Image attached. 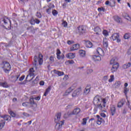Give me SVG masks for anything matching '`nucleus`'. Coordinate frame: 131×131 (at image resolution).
I'll list each match as a JSON object with an SVG mask.
<instances>
[{"label": "nucleus", "mask_w": 131, "mask_h": 131, "mask_svg": "<svg viewBox=\"0 0 131 131\" xmlns=\"http://www.w3.org/2000/svg\"><path fill=\"white\" fill-rule=\"evenodd\" d=\"M93 103L94 105L98 106L97 109L100 111H104L105 107H106V103H107V99L106 98L102 99L100 96H96L94 97Z\"/></svg>", "instance_id": "1"}, {"label": "nucleus", "mask_w": 131, "mask_h": 131, "mask_svg": "<svg viewBox=\"0 0 131 131\" xmlns=\"http://www.w3.org/2000/svg\"><path fill=\"white\" fill-rule=\"evenodd\" d=\"M60 119L61 113H58L55 118V122L56 123V125H55V129H56V130H60V128H62V125L64 124V121H60Z\"/></svg>", "instance_id": "2"}, {"label": "nucleus", "mask_w": 131, "mask_h": 131, "mask_svg": "<svg viewBox=\"0 0 131 131\" xmlns=\"http://www.w3.org/2000/svg\"><path fill=\"white\" fill-rule=\"evenodd\" d=\"M111 65L113 64V67L111 70L112 73H114V72H116L117 71V69H118L119 67V64L117 62V58L114 57L111 60L110 62Z\"/></svg>", "instance_id": "3"}, {"label": "nucleus", "mask_w": 131, "mask_h": 131, "mask_svg": "<svg viewBox=\"0 0 131 131\" xmlns=\"http://www.w3.org/2000/svg\"><path fill=\"white\" fill-rule=\"evenodd\" d=\"M43 56L41 55V54H39L38 57L37 56H35L34 57V65L35 66H37V65H41L42 62H43V60L42 59Z\"/></svg>", "instance_id": "4"}, {"label": "nucleus", "mask_w": 131, "mask_h": 131, "mask_svg": "<svg viewBox=\"0 0 131 131\" xmlns=\"http://www.w3.org/2000/svg\"><path fill=\"white\" fill-rule=\"evenodd\" d=\"M1 66L5 73H8V72L11 71V64L7 61H3Z\"/></svg>", "instance_id": "5"}, {"label": "nucleus", "mask_w": 131, "mask_h": 131, "mask_svg": "<svg viewBox=\"0 0 131 131\" xmlns=\"http://www.w3.org/2000/svg\"><path fill=\"white\" fill-rule=\"evenodd\" d=\"M110 39L113 41L116 40L117 42H120V41H121L120 38H119V34L117 33L113 34L110 37Z\"/></svg>", "instance_id": "6"}, {"label": "nucleus", "mask_w": 131, "mask_h": 131, "mask_svg": "<svg viewBox=\"0 0 131 131\" xmlns=\"http://www.w3.org/2000/svg\"><path fill=\"white\" fill-rule=\"evenodd\" d=\"M80 112H81L80 108L76 107L71 113H68V116H71V115H77L78 114H79Z\"/></svg>", "instance_id": "7"}, {"label": "nucleus", "mask_w": 131, "mask_h": 131, "mask_svg": "<svg viewBox=\"0 0 131 131\" xmlns=\"http://www.w3.org/2000/svg\"><path fill=\"white\" fill-rule=\"evenodd\" d=\"M85 27L83 26H80L78 28V33H79V34H83V33H85Z\"/></svg>", "instance_id": "8"}, {"label": "nucleus", "mask_w": 131, "mask_h": 131, "mask_svg": "<svg viewBox=\"0 0 131 131\" xmlns=\"http://www.w3.org/2000/svg\"><path fill=\"white\" fill-rule=\"evenodd\" d=\"M111 115L112 116H114L116 113V107L114 105H112L110 106Z\"/></svg>", "instance_id": "9"}, {"label": "nucleus", "mask_w": 131, "mask_h": 131, "mask_svg": "<svg viewBox=\"0 0 131 131\" xmlns=\"http://www.w3.org/2000/svg\"><path fill=\"white\" fill-rule=\"evenodd\" d=\"M34 78V73H30L29 75L27 76L26 78V80L27 81H31L32 79Z\"/></svg>", "instance_id": "10"}, {"label": "nucleus", "mask_w": 131, "mask_h": 131, "mask_svg": "<svg viewBox=\"0 0 131 131\" xmlns=\"http://www.w3.org/2000/svg\"><path fill=\"white\" fill-rule=\"evenodd\" d=\"M81 93V88H79L74 91L72 94V97H77L79 94Z\"/></svg>", "instance_id": "11"}, {"label": "nucleus", "mask_w": 131, "mask_h": 131, "mask_svg": "<svg viewBox=\"0 0 131 131\" xmlns=\"http://www.w3.org/2000/svg\"><path fill=\"white\" fill-rule=\"evenodd\" d=\"M97 53H98V55L100 56H102V57L104 56L105 53L104 52V50L100 48H97L96 50Z\"/></svg>", "instance_id": "12"}, {"label": "nucleus", "mask_w": 131, "mask_h": 131, "mask_svg": "<svg viewBox=\"0 0 131 131\" xmlns=\"http://www.w3.org/2000/svg\"><path fill=\"white\" fill-rule=\"evenodd\" d=\"M19 77H20V74H17L15 76H11V81H12V82H16L17 80H18V78H19Z\"/></svg>", "instance_id": "13"}, {"label": "nucleus", "mask_w": 131, "mask_h": 131, "mask_svg": "<svg viewBox=\"0 0 131 131\" xmlns=\"http://www.w3.org/2000/svg\"><path fill=\"white\" fill-rule=\"evenodd\" d=\"M0 117H1V118H3L4 119V120H6L7 121H10V120H11V116L8 115H5L3 116L0 115Z\"/></svg>", "instance_id": "14"}, {"label": "nucleus", "mask_w": 131, "mask_h": 131, "mask_svg": "<svg viewBox=\"0 0 131 131\" xmlns=\"http://www.w3.org/2000/svg\"><path fill=\"white\" fill-rule=\"evenodd\" d=\"M85 45L86 48H89L90 49L93 48V43L89 40L85 41Z\"/></svg>", "instance_id": "15"}, {"label": "nucleus", "mask_w": 131, "mask_h": 131, "mask_svg": "<svg viewBox=\"0 0 131 131\" xmlns=\"http://www.w3.org/2000/svg\"><path fill=\"white\" fill-rule=\"evenodd\" d=\"M78 49H79V45L77 43L71 47L70 51H76L78 50Z\"/></svg>", "instance_id": "16"}, {"label": "nucleus", "mask_w": 131, "mask_h": 131, "mask_svg": "<svg viewBox=\"0 0 131 131\" xmlns=\"http://www.w3.org/2000/svg\"><path fill=\"white\" fill-rule=\"evenodd\" d=\"M68 59H74L75 58V53H68L66 55Z\"/></svg>", "instance_id": "17"}, {"label": "nucleus", "mask_w": 131, "mask_h": 131, "mask_svg": "<svg viewBox=\"0 0 131 131\" xmlns=\"http://www.w3.org/2000/svg\"><path fill=\"white\" fill-rule=\"evenodd\" d=\"M124 104H125V101H124L123 100H121L118 103L117 107L122 108Z\"/></svg>", "instance_id": "18"}, {"label": "nucleus", "mask_w": 131, "mask_h": 131, "mask_svg": "<svg viewBox=\"0 0 131 131\" xmlns=\"http://www.w3.org/2000/svg\"><path fill=\"white\" fill-rule=\"evenodd\" d=\"M94 31L95 32V34H97V35H100V33H101V28L99 27H96L94 28Z\"/></svg>", "instance_id": "19"}, {"label": "nucleus", "mask_w": 131, "mask_h": 131, "mask_svg": "<svg viewBox=\"0 0 131 131\" xmlns=\"http://www.w3.org/2000/svg\"><path fill=\"white\" fill-rule=\"evenodd\" d=\"M92 59L95 62H97L98 61H101V57L97 55H93L92 56Z\"/></svg>", "instance_id": "20"}, {"label": "nucleus", "mask_w": 131, "mask_h": 131, "mask_svg": "<svg viewBox=\"0 0 131 131\" xmlns=\"http://www.w3.org/2000/svg\"><path fill=\"white\" fill-rule=\"evenodd\" d=\"M103 45L104 49H107L108 48V41L107 40V38H105L103 39Z\"/></svg>", "instance_id": "21"}, {"label": "nucleus", "mask_w": 131, "mask_h": 131, "mask_svg": "<svg viewBox=\"0 0 131 131\" xmlns=\"http://www.w3.org/2000/svg\"><path fill=\"white\" fill-rule=\"evenodd\" d=\"M72 91H73V89H72V88H70L66 91V93L63 94V96H68L69 94L72 92Z\"/></svg>", "instance_id": "22"}, {"label": "nucleus", "mask_w": 131, "mask_h": 131, "mask_svg": "<svg viewBox=\"0 0 131 131\" xmlns=\"http://www.w3.org/2000/svg\"><path fill=\"white\" fill-rule=\"evenodd\" d=\"M53 72L55 74H57V75H58V76H61V75H64V72H60L59 71L54 70Z\"/></svg>", "instance_id": "23"}, {"label": "nucleus", "mask_w": 131, "mask_h": 131, "mask_svg": "<svg viewBox=\"0 0 131 131\" xmlns=\"http://www.w3.org/2000/svg\"><path fill=\"white\" fill-rule=\"evenodd\" d=\"M114 19L115 21H116V22H117V23H120V22H121V18L117 15H115V16H114Z\"/></svg>", "instance_id": "24"}, {"label": "nucleus", "mask_w": 131, "mask_h": 131, "mask_svg": "<svg viewBox=\"0 0 131 131\" xmlns=\"http://www.w3.org/2000/svg\"><path fill=\"white\" fill-rule=\"evenodd\" d=\"M90 92H91V88H88L86 87L83 91V95H89L90 94Z\"/></svg>", "instance_id": "25"}, {"label": "nucleus", "mask_w": 131, "mask_h": 131, "mask_svg": "<svg viewBox=\"0 0 131 131\" xmlns=\"http://www.w3.org/2000/svg\"><path fill=\"white\" fill-rule=\"evenodd\" d=\"M34 98H32L30 99V106H31V107H32V106H33V105H35V106H36V103H34Z\"/></svg>", "instance_id": "26"}, {"label": "nucleus", "mask_w": 131, "mask_h": 131, "mask_svg": "<svg viewBox=\"0 0 131 131\" xmlns=\"http://www.w3.org/2000/svg\"><path fill=\"white\" fill-rule=\"evenodd\" d=\"M51 89H52V88L51 86L48 87V89H46L43 96H45V97H47V96L49 95V93H50Z\"/></svg>", "instance_id": "27"}, {"label": "nucleus", "mask_w": 131, "mask_h": 131, "mask_svg": "<svg viewBox=\"0 0 131 131\" xmlns=\"http://www.w3.org/2000/svg\"><path fill=\"white\" fill-rule=\"evenodd\" d=\"M6 124V121L4 120H0V129H2Z\"/></svg>", "instance_id": "28"}, {"label": "nucleus", "mask_w": 131, "mask_h": 131, "mask_svg": "<svg viewBox=\"0 0 131 131\" xmlns=\"http://www.w3.org/2000/svg\"><path fill=\"white\" fill-rule=\"evenodd\" d=\"M3 21L4 22V24H5V25L8 24V23H9V22L10 25L11 24V20L9 18H8L7 17L5 18L3 20Z\"/></svg>", "instance_id": "29"}, {"label": "nucleus", "mask_w": 131, "mask_h": 131, "mask_svg": "<svg viewBox=\"0 0 131 131\" xmlns=\"http://www.w3.org/2000/svg\"><path fill=\"white\" fill-rule=\"evenodd\" d=\"M130 66H131V63L128 62L127 63L124 64L123 66V68H124V69H127V68H129Z\"/></svg>", "instance_id": "30"}, {"label": "nucleus", "mask_w": 131, "mask_h": 131, "mask_svg": "<svg viewBox=\"0 0 131 131\" xmlns=\"http://www.w3.org/2000/svg\"><path fill=\"white\" fill-rule=\"evenodd\" d=\"M0 85L3 88H9V85H8V83H7V82H1Z\"/></svg>", "instance_id": "31"}, {"label": "nucleus", "mask_w": 131, "mask_h": 131, "mask_svg": "<svg viewBox=\"0 0 131 131\" xmlns=\"http://www.w3.org/2000/svg\"><path fill=\"white\" fill-rule=\"evenodd\" d=\"M27 30H31L32 33H35V29H34L33 27H29L27 28Z\"/></svg>", "instance_id": "32"}, {"label": "nucleus", "mask_w": 131, "mask_h": 131, "mask_svg": "<svg viewBox=\"0 0 131 131\" xmlns=\"http://www.w3.org/2000/svg\"><path fill=\"white\" fill-rule=\"evenodd\" d=\"M79 53L81 57H84L85 56V51L84 50H80Z\"/></svg>", "instance_id": "33"}, {"label": "nucleus", "mask_w": 131, "mask_h": 131, "mask_svg": "<svg viewBox=\"0 0 131 131\" xmlns=\"http://www.w3.org/2000/svg\"><path fill=\"white\" fill-rule=\"evenodd\" d=\"M22 105L24 107H31V105H30V103L27 102L23 103Z\"/></svg>", "instance_id": "34"}, {"label": "nucleus", "mask_w": 131, "mask_h": 131, "mask_svg": "<svg viewBox=\"0 0 131 131\" xmlns=\"http://www.w3.org/2000/svg\"><path fill=\"white\" fill-rule=\"evenodd\" d=\"M128 110V108H127V107H124V108L122 111V114H124V115L126 114L127 113Z\"/></svg>", "instance_id": "35"}, {"label": "nucleus", "mask_w": 131, "mask_h": 131, "mask_svg": "<svg viewBox=\"0 0 131 131\" xmlns=\"http://www.w3.org/2000/svg\"><path fill=\"white\" fill-rule=\"evenodd\" d=\"M121 84V81H118V82H116L115 83V86L116 89H118V88H119V86H120Z\"/></svg>", "instance_id": "36"}, {"label": "nucleus", "mask_w": 131, "mask_h": 131, "mask_svg": "<svg viewBox=\"0 0 131 131\" xmlns=\"http://www.w3.org/2000/svg\"><path fill=\"white\" fill-rule=\"evenodd\" d=\"M130 33H126L124 35V38L125 39H128V38H130Z\"/></svg>", "instance_id": "37"}, {"label": "nucleus", "mask_w": 131, "mask_h": 131, "mask_svg": "<svg viewBox=\"0 0 131 131\" xmlns=\"http://www.w3.org/2000/svg\"><path fill=\"white\" fill-rule=\"evenodd\" d=\"M9 113L11 115L12 117H16V113H14L12 111H9Z\"/></svg>", "instance_id": "38"}, {"label": "nucleus", "mask_w": 131, "mask_h": 131, "mask_svg": "<svg viewBox=\"0 0 131 131\" xmlns=\"http://www.w3.org/2000/svg\"><path fill=\"white\" fill-rule=\"evenodd\" d=\"M109 82H112V81H114V75H112L110 76V78L108 80Z\"/></svg>", "instance_id": "39"}, {"label": "nucleus", "mask_w": 131, "mask_h": 131, "mask_svg": "<svg viewBox=\"0 0 131 131\" xmlns=\"http://www.w3.org/2000/svg\"><path fill=\"white\" fill-rule=\"evenodd\" d=\"M112 3L111 2L110 4V7H115V0H111Z\"/></svg>", "instance_id": "40"}, {"label": "nucleus", "mask_w": 131, "mask_h": 131, "mask_svg": "<svg viewBox=\"0 0 131 131\" xmlns=\"http://www.w3.org/2000/svg\"><path fill=\"white\" fill-rule=\"evenodd\" d=\"M98 12H105V11H106V9H105V8H104L103 7H100V8H98Z\"/></svg>", "instance_id": "41"}, {"label": "nucleus", "mask_w": 131, "mask_h": 131, "mask_svg": "<svg viewBox=\"0 0 131 131\" xmlns=\"http://www.w3.org/2000/svg\"><path fill=\"white\" fill-rule=\"evenodd\" d=\"M93 72H94V70H93V69H88L86 71V73L88 75L91 74V73H93Z\"/></svg>", "instance_id": "42"}, {"label": "nucleus", "mask_w": 131, "mask_h": 131, "mask_svg": "<svg viewBox=\"0 0 131 131\" xmlns=\"http://www.w3.org/2000/svg\"><path fill=\"white\" fill-rule=\"evenodd\" d=\"M86 121H87L86 118H83L82 119V124L83 125H85V124H86Z\"/></svg>", "instance_id": "43"}, {"label": "nucleus", "mask_w": 131, "mask_h": 131, "mask_svg": "<svg viewBox=\"0 0 131 131\" xmlns=\"http://www.w3.org/2000/svg\"><path fill=\"white\" fill-rule=\"evenodd\" d=\"M103 35H105V36H108V31H107V30H103Z\"/></svg>", "instance_id": "44"}, {"label": "nucleus", "mask_w": 131, "mask_h": 131, "mask_svg": "<svg viewBox=\"0 0 131 131\" xmlns=\"http://www.w3.org/2000/svg\"><path fill=\"white\" fill-rule=\"evenodd\" d=\"M52 14H53V16H57V15H58V11H57V10H54L52 11Z\"/></svg>", "instance_id": "45"}, {"label": "nucleus", "mask_w": 131, "mask_h": 131, "mask_svg": "<svg viewBox=\"0 0 131 131\" xmlns=\"http://www.w3.org/2000/svg\"><path fill=\"white\" fill-rule=\"evenodd\" d=\"M19 2L21 5H24L25 4V2H28V0H19Z\"/></svg>", "instance_id": "46"}, {"label": "nucleus", "mask_w": 131, "mask_h": 131, "mask_svg": "<svg viewBox=\"0 0 131 131\" xmlns=\"http://www.w3.org/2000/svg\"><path fill=\"white\" fill-rule=\"evenodd\" d=\"M23 115H24V116H25V117H29V116H30V115H29V114L25 112H24L23 113Z\"/></svg>", "instance_id": "47"}, {"label": "nucleus", "mask_w": 131, "mask_h": 131, "mask_svg": "<svg viewBox=\"0 0 131 131\" xmlns=\"http://www.w3.org/2000/svg\"><path fill=\"white\" fill-rule=\"evenodd\" d=\"M30 24H31V25H34V24H35V21H34V19L32 18L30 21Z\"/></svg>", "instance_id": "48"}, {"label": "nucleus", "mask_w": 131, "mask_h": 131, "mask_svg": "<svg viewBox=\"0 0 131 131\" xmlns=\"http://www.w3.org/2000/svg\"><path fill=\"white\" fill-rule=\"evenodd\" d=\"M51 11H52V8L49 7V9H47L46 12H47V13H48V14H50Z\"/></svg>", "instance_id": "49"}, {"label": "nucleus", "mask_w": 131, "mask_h": 131, "mask_svg": "<svg viewBox=\"0 0 131 131\" xmlns=\"http://www.w3.org/2000/svg\"><path fill=\"white\" fill-rule=\"evenodd\" d=\"M128 92V89L127 88H124V93L125 95H126L127 94V92Z\"/></svg>", "instance_id": "50"}, {"label": "nucleus", "mask_w": 131, "mask_h": 131, "mask_svg": "<svg viewBox=\"0 0 131 131\" xmlns=\"http://www.w3.org/2000/svg\"><path fill=\"white\" fill-rule=\"evenodd\" d=\"M34 21H35V24L36 23V24H39V23H40V21L37 18H35L34 19Z\"/></svg>", "instance_id": "51"}, {"label": "nucleus", "mask_w": 131, "mask_h": 131, "mask_svg": "<svg viewBox=\"0 0 131 131\" xmlns=\"http://www.w3.org/2000/svg\"><path fill=\"white\" fill-rule=\"evenodd\" d=\"M36 16L37 18H41V14L40 12H37Z\"/></svg>", "instance_id": "52"}, {"label": "nucleus", "mask_w": 131, "mask_h": 131, "mask_svg": "<svg viewBox=\"0 0 131 131\" xmlns=\"http://www.w3.org/2000/svg\"><path fill=\"white\" fill-rule=\"evenodd\" d=\"M62 25L63 26V27H67V22L64 21L62 23Z\"/></svg>", "instance_id": "53"}, {"label": "nucleus", "mask_w": 131, "mask_h": 131, "mask_svg": "<svg viewBox=\"0 0 131 131\" xmlns=\"http://www.w3.org/2000/svg\"><path fill=\"white\" fill-rule=\"evenodd\" d=\"M25 78V75H23L19 79V81H22Z\"/></svg>", "instance_id": "54"}, {"label": "nucleus", "mask_w": 131, "mask_h": 131, "mask_svg": "<svg viewBox=\"0 0 131 131\" xmlns=\"http://www.w3.org/2000/svg\"><path fill=\"white\" fill-rule=\"evenodd\" d=\"M96 117H97V119H99V120H100L101 121H102L103 122V120L102 118H101V117H100V116L97 115Z\"/></svg>", "instance_id": "55"}, {"label": "nucleus", "mask_w": 131, "mask_h": 131, "mask_svg": "<svg viewBox=\"0 0 131 131\" xmlns=\"http://www.w3.org/2000/svg\"><path fill=\"white\" fill-rule=\"evenodd\" d=\"M50 61H51V62H52V63H53V62H54V57L53 56H51L50 58H49Z\"/></svg>", "instance_id": "56"}, {"label": "nucleus", "mask_w": 131, "mask_h": 131, "mask_svg": "<svg viewBox=\"0 0 131 131\" xmlns=\"http://www.w3.org/2000/svg\"><path fill=\"white\" fill-rule=\"evenodd\" d=\"M74 42V41L73 40H68V42H67L68 45H72V43H73Z\"/></svg>", "instance_id": "57"}, {"label": "nucleus", "mask_w": 131, "mask_h": 131, "mask_svg": "<svg viewBox=\"0 0 131 131\" xmlns=\"http://www.w3.org/2000/svg\"><path fill=\"white\" fill-rule=\"evenodd\" d=\"M69 78V77L68 76V75H66L64 76L63 79V80H67V79H68Z\"/></svg>", "instance_id": "58"}, {"label": "nucleus", "mask_w": 131, "mask_h": 131, "mask_svg": "<svg viewBox=\"0 0 131 131\" xmlns=\"http://www.w3.org/2000/svg\"><path fill=\"white\" fill-rule=\"evenodd\" d=\"M39 77L38 76H37L36 77V78H35V79L34 80L35 82L36 83L37 82V81H38V80H39Z\"/></svg>", "instance_id": "59"}, {"label": "nucleus", "mask_w": 131, "mask_h": 131, "mask_svg": "<svg viewBox=\"0 0 131 131\" xmlns=\"http://www.w3.org/2000/svg\"><path fill=\"white\" fill-rule=\"evenodd\" d=\"M102 122H103L102 121L100 120L99 119H98V120L97 121V124H98L99 125H100V124H101V123H102Z\"/></svg>", "instance_id": "60"}, {"label": "nucleus", "mask_w": 131, "mask_h": 131, "mask_svg": "<svg viewBox=\"0 0 131 131\" xmlns=\"http://www.w3.org/2000/svg\"><path fill=\"white\" fill-rule=\"evenodd\" d=\"M110 4H111V3H110L109 1H106L105 2V5H106V6H110Z\"/></svg>", "instance_id": "61"}, {"label": "nucleus", "mask_w": 131, "mask_h": 131, "mask_svg": "<svg viewBox=\"0 0 131 131\" xmlns=\"http://www.w3.org/2000/svg\"><path fill=\"white\" fill-rule=\"evenodd\" d=\"M68 63H69V64H74V61H73V60H68Z\"/></svg>", "instance_id": "62"}, {"label": "nucleus", "mask_w": 131, "mask_h": 131, "mask_svg": "<svg viewBox=\"0 0 131 131\" xmlns=\"http://www.w3.org/2000/svg\"><path fill=\"white\" fill-rule=\"evenodd\" d=\"M60 54H61V51H60V49H57V53H56V55H60Z\"/></svg>", "instance_id": "63"}, {"label": "nucleus", "mask_w": 131, "mask_h": 131, "mask_svg": "<svg viewBox=\"0 0 131 131\" xmlns=\"http://www.w3.org/2000/svg\"><path fill=\"white\" fill-rule=\"evenodd\" d=\"M127 106H128V108L131 110V106L130 104H129V102L128 101V103L126 104Z\"/></svg>", "instance_id": "64"}]
</instances>
